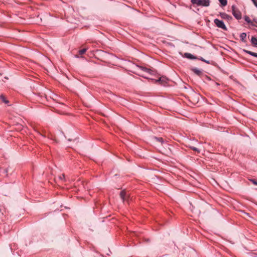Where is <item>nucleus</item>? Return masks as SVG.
I'll list each match as a JSON object with an SVG mask.
<instances>
[{
	"label": "nucleus",
	"mask_w": 257,
	"mask_h": 257,
	"mask_svg": "<svg viewBox=\"0 0 257 257\" xmlns=\"http://www.w3.org/2000/svg\"><path fill=\"white\" fill-rule=\"evenodd\" d=\"M199 60H201L202 61L205 62V63H206L207 64H209V61H207V60H206L204 59L202 57H200L199 58Z\"/></svg>",
	"instance_id": "6ab92c4d"
},
{
	"label": "nucleus",
	"mask_w": 257,
	"mask_h": 257,
	"mask_svg": "<svg viewBox=\"0 0 257 257\" xmlns=\"http://www.w3.org/2000/svg\"><path fill=\"white\" fill-rule=\"evenodd\" d=\"M191 2L197 6L208 7L210 5V0H191Z\"/></svg>",
	"instance_id": "f257e3e1"
},
{
	"label": "nucleus",
	"mask_w": 257,
	"mask_h": 257,
	"mask_svg": "<svg viewBox=\"0 0 257 257\" xmlns=\"http://www.w3.org/2000/svg\"><path fill=\"white\" fill-rule=\"evenodd\" d=\"M250 181L255 185H257V181L253 179H250Z\"/></svg>",
	"instance_id": "412c9836"
},
{
	"label": "nucleus",
	"mask_w": 257,
	"mask_h": 257,
	"mask_svg": "<svg viewBox=\"0 0 257 257\" xmlns=\"http://www.w3.org/2000/svg\"><path fill=\"white\" fill-rule=\"evenodd\" d=\"M243 51L244 52H245L246 53L252 56L257 57V53H254V52H251V51H250L248 50H243Z\"/></svg>",
	"instance_id": "9d476101"
},
{
	"label": "nucleus",
	"mask_w": 257,
	"mask_h": 257,
	"mask_svg": "<svg viewBox=\"0 0 257 257\" xmlns=\"http://www.w3.org/2000/svg\"><path fill=\"white\" fill-rule=\"evenodd\" d=\"M156 82H162V83L163 82H166V78H165V77H161L159 79L157 80Z\"/></svg>",
	"instance_id": "dca6fc26"
},
{
	"label": "nucleus",
	"mask_w": 257,
	"mask_h": 257,
	"mask_svg": "<svg viewBox=\"0 0 257 257\" xmlns=\"http://www.w3.org/2000/svg\"><path fill=\"white\" fill-rule=\"evenodd\" d=\"M220 16L222 19L227 20L228 21H230L232 19V17L226 14L225 13H220Z\"/></svg>",
	"instance_id": "39448f33"
},
{
	"label": "nucleus",
	"mask_w": 257,
	"mask_h": 257,
	"mask_svg": "<svg viewBox=\"0 0 257 257\" xmlns=\"http://www.w3.org/2000/svg\"><path fill=\"white\" fill-rule=\"evenodd\" d=\"M251 1L253 2V3L254 5V6L257 8V2H256V1L255 0H251Z\"/></svg>",
	"instance_id": "4be33fe9"
},
{
	"label": "nucleus",
	"mask_w": 257,
	"mask_h": 257,
	"mask_svg": "<svg viewBox=\"0 0 257 257\" xmlns=\"http://www.w3.org/2000/svg\"><path fill=\"white\" fill-rule=\"evenodd\" d=\"M190 147V148L191 150H193V151H195V152H197V153H199L200 152V150H199V149H198V148H196V147H192V146H190V147Z\"/></svg>",
	"instance_id": "f3484780"
},
{
	"label": "nucleus",
	"mask_w": 257,
	"mask_h": 257,
	"mask_svg": "<svg viewBox=\"0 0 257 257\" xmlns=\"http://www.w3.org/2000/svg\"><path fill=\"white\" fill-rule=\"evenodd\" d=\"M0 99L6 104L9 103V101L5 98V96H4L3 95H0Z\"/></svg>",
	"instance_id": "ddd939ff"
},
{
	"label": "nucleus",
	"mask_w": 257,
	"mask_h": 257,
	"mask_svg": "<svg viewBox=\"0 0 257 257\" xmlns=\"http://www.w3.org/2000/svg\"><path fill=\"white\" fill-rule=\"evenodd\" d=\"M59 178L61 180H65L64 174H62L61 176H60Z\"/></svg>",
	"instance_id": "aec40b11"
},
{
	"label": "nucleus",
	"mask_w": 257,
	"mask_h": 257,
	"mask_svg": "<svg viewBox=\"0 0 257 257\" xmlns=\"http://www.w3.org/2000/svg\"><path fill=\"white\" fill-rule=\"evenodd\" d=\"M140 68L141 70H142V71L145 72H147L149 74H154V71L150 69H149V68H146V67H142V66H140Z\"/></svg>",
	"instance_id": "423d86ee"
},
{
	"label": "nucleus",
	"mask_w": 257,
	"mask_h": 257,
	"mask_svg": "<svg viewBox=\"0 0 257 257\" xmlns=\"http://www.w3.org/2000/svg\"><path fill=\"white\" fill-rule=\"evenodd\" d=\"M184 55H185V57H186L188 59H194L196 58V57L194 56H193V55H192L190 53H185L184 54Z\"/></svg>",
	"instance_id": "1a4fd4ad"
},
{
	"label": "nucleus",
	"mask_w": 257,
	"mask_h": 257,
	"mask_svg": "<svg viewBox=\"0 0 257 257\" xmlns=\"http://www.w3.org/2000/svg\"><path fill=\"white\" fill-rule=\"evenodd\" d=\"M214 23L218 28H221L225 31L227 30V27H226L224 22L222 21L219 20V19H215L214 20Z\"/></svg>",
	"instance_id": "f03ea898"
},
{
	"label": "nucleus",
	"mask_w": 257,
	"mask_h": 257,
	"mask_svg": "<svg viewBox=\"0 0 257 257\" xmlns=\"http://www.w3.org/2000/svg\"><path fill=\"white\" fill-rule=\"evenodd\" d=\"M86 50H87V49H86V48H84V49H83L82 50H80L79 51V54H81V55L83 54H84L86 52Z\"/></svg>",
	"instance_id": "a211bd4d"
},
{
	"label": "nucleus",
	"mask_w": 257,
	"mask_h": 257,
	"mask_svg": "<svg viewBox=\"0 0 257 257\" xmlns=\"http://www.w3.org/2000/svg\"><path fill=\"white\" fill-rule=\"evenodd\" d=\"M191 70L196 75L200 76L202 74V71L197 68H191Z\"/></svg>",
	"instance_id": "0eeeda50"
},
{
	"label": "nucleus",
	"mask_w": 257,
	"mask_h": 257,
	"mask_svg": "<svg viewBox=\"0 0 257 257\" xmlns=\"http://www.w3.org/2000/svg\"><path fill=\"white\" fill-rule=\"evenodd\" d=\"M232 13L233 16L237 20L241 18V13L238 11L234 6L231 7Z\"/></svg>",
	"instance_id": "7ed1b4c3"
},
{
	"label": "nucleus",
	"mask_w": 257,
	"mask_h": 257,
	"mask_svg": "<svg viewBox=\"0 0 257 257\" xmlns=\"http://www.w3.org/2000/svg\"><path fill=\"white\" fill-rule=\"evenodd\" d=\"M154 139L156 141L160 143L161 144H163L164 143V140H163V139L162 138H158V137H155L154 138Z\"/></svg>",
	"instance_id": "9b49d317"
},
{
	"label": "nucleus",
	"mask_w": 257,
	"mask_h": 257,
	"mask_svg": "<svg viewBox=\"0 0 257 257\" xmlns=\"http://www.w3.org/2000/svg\"><path fill=\"white\" fill-rule=\"evenodd\" d=\"M251 42L253 45L255 46H257V39L254 37H252L251 39Z\"/></svg>",
	"instance_id": "f8f14e48"
},
{
	"label": "nucleus",
	"mask_w": 257,
	"mask_h": 257,
	"mask_svg": "<svg viewBox=\"0 0 257 257\" xmlns=\"http://www.w3.org/2000/svg\"><path fill=\"white\" fill-rule=\"evenodd\" d=\"M253 21L257 24V19H254Z\"/></svg>",
	"instance_id": "5701e85b"
},
{
	"label": "nucleus",
	"mask_w": 257,
	"mask_h": 257,
	"mask_svg": "<svg viewBox=\"0 0 257 257\" xmlns=\"http://www.w3.org/2000/svg\"><path fill=\"white\" fill-rule=\"evenodd\" d=\"M126 196H127L126 192L124 190H122L120 192V197L123 202L127 201Z\"/></svg>",
	"instance_id": "20e7f679"
},
{
	"label": "nucleus",
	"mask_w": 257,
	"mask_h": 257,
	"mask_svg": "<svg viewBox=\"0 0 257 257\" xmlns=\"http://www.w3.org/2000/svg\"><path fill=\"white\" fill-rule=\"evenodd\" d=\"M244 20L247 23L250 24L251 25H253V24H252V22L251 21L250 19H249V18L248 17H247V16L245 17Z\"/></svg>",
	"instance_id": "2eb2a0df"
},
{
	"label": "nucleus",
	"mask_w": 257,
	"mask_h": 257,
	"mask_svg": "<svg viewBox=\"0 0 257 257\" xmlns=\"http://www.w3.org/2000/svg\"><path fill=\"white\" fill-rule=\"evenodd\" d=\"M221 7H224L227 5V0H218Z\"/></svg>",
	"instance_id": "4468645a"
},
{
	"label": "nucleus",
	"mask_w": 257,
	"mask_h": 257,
	"mask_svg": "<svg viewBox=\"0 0 257 257\" xmlns=\"http://www.w3.org/2000/svg\"><path fill=\"white\" fill-rule=\"evenodd\" d=\"M246 34L245 33H242L240 35V40L242 42H246Z\"/></svg>",
	"instance_id": "6e6552de"
}]
</instances>
